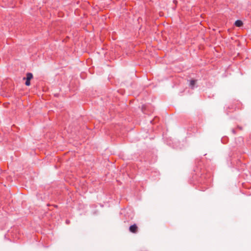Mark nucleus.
Wrapping results in <instances>:
<instances>
[{
  "instance_id": "nucleus-1",
  "label": "nucleus",
  "mask_w": 251,
  "mask_h": 251,
  "mask_svg": "<svg viewBox=\"0 0 251 251\" xmlns=\"http://www.w3.org/2000/svg\"><path fill=\"white\" fill-rule=\"evenodd\" d=\"M33 75L31 73H28L26 74V81H25V85L26 86H29L30 84V80L32 78ZM25 78H24V79H25Z\"/></svg>"
},
{
  "instance_id": "nucleus-2",
  "label": "nucleus",
  "mask_w": 251,
  "mask_h": 251,
  "mask_svg": "<svg viewBox=\"0 0 251 251\" xmlns=\"http://www.w3.org/2000/svg\"><path fill=\"white\" fill-rule=\"evenodd\" d=\"M129 231L133 233H136L138 231V226L136 224H134L129 227Z\"/></svg>"
},
{
  "instance_id": "nucleus-3",
  "label": "nucleus",
  "mask_w": 251,
  "mask_h": 251,
  "mask_svg": "<svg viewBox=\"0 0 251 251\" xmlns=\"http://www.w3.org/2000/svg\"><path fill=\"white\" fill-rule=\"evenodd\" d=\"M235 25L237 27H240L243 25V22L240 20H237L235 22Z\"/></svg>"
},
{
  "instance_id": "nucleus-4",
  "label": "nucleus",
  "mask_w": 251,
  "mask_h": 251,
  "mask_svg": "<svg viewBox=\"0 0 251 251\" xmlns=\"http://www.w3.org/2000/svg\"><path fill=\"white\" fill-rule=\"evenodd\" d=\"M196 83V81L195 80H191L190 82V86L193 88Z\"/></svg>"
}]
</instances>
